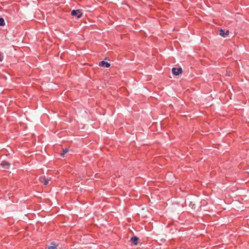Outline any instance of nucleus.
<instances>
[{
  "instance_id": "obj_7",
  "label": "nucleus",
  "mask_w": 249,
  "mask_h": 249,
  "mask_svg": "<svg viewBox=\"0 0 249 249\" xmlns=\"http://www.w3.org/2000/svg\"><path fill=\"white\" fill-rule=\"evenodd\" d=\"M51 178H50L49 179L43 178L42 179H43V181H41L43 183L44 185H47L49 183V181L50 180Z\"/></svg>"
},
{
  "instance_id": "obj_4",
  "label": "nucleus",
  "mask_w": 249,
  "mask_h": 249,
  "mask_svg": "<svg viewBox=\"0 0 249 249\" xmlns=\"http://www.w3.org/2000/svg\"><path fill=\"white\" fill-rule=\"evenodd\" d=\"M99 66L102 67L109 68L110 66V64L107 62L102 61L99 62Z\"/></svg>"
},
{
  "instance_id": "obj_11",
  "label": "nucleus",
  "mask_w": 249,
  "mask_h": 249,
  "mask_svg": "<svg viewBox=\"0 0 249 249\" xmlns=\"http://www.w3.org/2000/svg\"><path fill=\"white\" fill-rule=\"evenodd\" d=\"M189 206H190V207H192V208L194 209H195V204H193V202H190Z\"/></svg>"
},
{
  "instance_id": "obj_2",
  "label": "nucleus",
  "mask_w": 249,
  "mask_h": 249,
  "mask_svg": "<svg viewBox=\"0 0 249 249\" xmlns=\"http://www.w3.org/2000/svg\"><path fill=\"white\" fill-rule=\"evenodd\" d=\"M172 72L173 74L175 75H178L179 74L182 73L183 71L181 67L179 68H173L172 69Z\"/></svg>"
},
{
  "instance_id": "obj_5",
  "label": "nucleus",
  "mask_w": 249,
  "mask_h": 249,
  "mask_svg": "<svg viewBox=\"0 0 249 249\" xmlns=\"http://www.w3.org/2000/svg\"><path fill=\"white\" fill-rule=\"evenodd\" d=\"M229 33V30H227L226 31H225L224 30L222 29H221L219 30V35L224 37H226L227 35H228Z\"/></svg>"
},
{
  "instance_id": "obj_3",
  "label": "nucleus",
  "mask_w": 249,
  "mask_h": 249,
  "mask_svg": "<svg viewBox=\"0 0 249 249\" xmlns=\"http://www.w3.org/2000/svg\"><path fill=\"white\" fill-rule=\"evenodd\" d=\"M10 165H11V164L9 162L7 161L6 160L2 161V162L0 163V165L2 166V167L4 170L9 169L10 168Z\"/></svg>"
},
{
  "instance_id": "obj_1",
  "label": "nucleus",
  "mask_w": 249,
  "mask_h": 249,
  "mask_svg": "<svg viewBox=\"0 0 249 249\" xmlns=\"http://www.w3.org/2000/svg\"><path fill=\"white\" fill-rule=\"evenodd\" d=\"M71 15L72 16L77 17V18H80L82 17L83 13L81 10H73L71 12Z\"/></svg>"
},
{
  "instance_id": "obj_10",
  "label": "nucleus",
  "mask_w": 249,
  "mask_h": 249,
  "mask_svg": "<svg viewBox=\"0 0 249 249\" xmlns=\"http://www.w3.org/2000/svg\"><path fill=\"white\" fill-rule=\"evenodd\" d=\"M5 24V21L3 18H0V26H3Z\"/></svg>"
},
{
  "instance_id": "obj_8",
  "label": "nucleus",
  "mask_w": 249,
  "mask_h": 249,
  "mask_svg": "<svg viewBox=\"0 0 249 249\" xmlns=\"http://www.w3.org/2000/svg\"><path fill=\"white\" fill-rule=\"evenodd\" d=\"M56 246L54 243H52L51 245L48 247V249H55Z\"/></svg>"
},
{
  "instance_id": "obj_9",
  "label": "nucleus",
  "mask_w": 249,
  "mask_h": 249,
  "mask_svg": "<svg viewBox=\"0 0 249 249\" xmlns=\"http://www.w3.org/2000/svg\"><path fill=\"white\" fill-rule=\"evenodd\" d=\"M69 151V149L68 148H65V149H63V152L62 153H61V156L62 157H64L65 154L66 153H67Z\"/></svg>"
},
{
  "instance_id": "obj_6",
  "label": "nucleus",
  "mask_w": 249,
  "mask_h": 249,
  "mask_svg": "<svg viewBox=\"0 0 249 249\" xmlns=\"http://www.w3.org/2000/svg\"><path fill=\"white\" fill-rule=\"evenodd\" d=\"M138 240H139V238L137 236H133L131 238V241L135 245H138Z\"/></svg>"
}]
</instances>
